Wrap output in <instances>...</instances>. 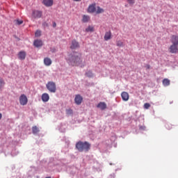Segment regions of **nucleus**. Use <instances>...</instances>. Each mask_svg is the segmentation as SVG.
<instances>
[{
  "label": "nucleus",
  "mask_w": 178,
  "mask_h": 178,
  "mask_svg": "<svg viewBox=\"0 0 178 178\" xmlns=\"http://www.w3.org/2000/svg\"><path fill=\"white\" fill-rule=\"evenodd\" d=\"M67 60L71 66H79L81 65V54L74 52L68 56Z\"/></svg>",
  "instance_id": "obj_1"
},
{
  "label": "nucleus",
  "mask_w": 178,
  "mask_h": 178,
  "mask_svg": "<svg viewBox=\"0 0 178 178\" xmlns=\"http://www.w3.org/2000/svg\"><path fill=\"white\" fill-rule=\"evenodd\" d=\"M76 148L79 152H88L91 148V145L88 142L79 141L76 144Z\"/></svg>",
  "instance_id": "obj_2"
},
{
  "label": "nucleus",
  "mask_w": 178,
  "mask_h": 178,
  "mask_svg": "<svg viewBox=\"0 0 178 178\" xmlns=\"http://www.w3.org/2000/svg\"><path fill=\"white\" fill-rule=\"evenodd\" d=\"M46 87L50 92H56V84H55L54 82L53 81L48 82L47 84L46 85Z\"/></svg>",
  "instance_id": "obj_3"
},
{
  "label": "nucleus",
  "mask_w": 178,
  "mask_h": 178,
  "mask_svg": "<svg viewBox=\"0 0 178 178\" xmlns=\"http://www.w3.org/2000/svg\"><path fill=\"white\" fill-rule=\"evenodd\" d=\"M42 16V12L34 10L32 12L31 19H40Z\"/></svg>",
  "instance_id": "obj_4"
},
{
  "label": "nucleus",
  "mask_w": 178,
  "mask_h": 178,
  "mask_svg": "<svg viewBox=\"0 0 178 178\" xmlns=\"http://www.w3.org/2000/svg\"><path fill=\"white\" fill-rule=\"evenodd\" d=\"M27 102H29L27 96H26V95H21V96L19 97L20 105H22V106L27 105Z\"/></svg>",
  "instance_id": "obj_5"
},
{
  "label": "nucleus",
  "mask_w": 178,
  "mask_h": 178,
  "mask_svg": "<svg viewBox=\"0 0 178 178\" xmlns=\"http://www.w3.org/2000/svg\"><path fill=\"white\" fill-rule=\"evenodd\" d=\"M97 11V3H93L89 5L88 8V13H95Z\"/></svg>",
  "instance_id": "obj_6"
},
{
  "label": "nucleus",
  "mask_w": 178,
  "mask_h": 178,
  "mask_svg": "<svg viewBox=\"0 0 178 178\" xmlns=\"http://www.w3.org/2000/svg\"><path fill=\"white\" fill-rule=\"evenodd\" d=\"M169 51L170 54H177L178 52V46L177 44H172L170 46Z\"/></svg>",
  "instance_id": "obj_7"
},
{
  "label": "nucleus",
  "mask_w": 178,
  "mask_h": 178,
  "mask_svg": "<svg viewBox=\"0 0 178 178\" xmlns=\"http://www.w3.org/2000/svg\"><path fill=\"white\" fill-rule=\"evenodd\" d=\"M74 102L76 105H81L83 102V97L80 95H76L74 98Z\"/></svg>",
  "instance_id": "obj_8"
},
{
  "label": "nucleus",
  "mask_w": 178,
  "mask_h": 178,
  "mask_svg": "<svg viewBox=\"0 0 178 178\" xmlns=\"http://www.w3.org/2000/svg\"><path fill=\"white\" fill-rule=\"evenodd\" d=\"M170 42L172 44L178 46V35H172L171 36Z\"/></svg>",
  "instance_id": "obj_9"
},
{
  "label": "nucleus",
  "mask_w": 178,
  "mask_h": 178,
  "mask_svg": "<svg viewBox=\"0 0 178 178\" xmlns=\"http://www.w3.org/2000/svg\"><path fill=\"white\" fill-rule=\"evenodd\" d=\"M79 47L80 44H79V42H77L76 40L72 41V44L70 46L71 49H76V48Z\"/></svg>",
  "instance_id": "obj_10"
},
{
  "label": "nucleus",
  "mask_w": 178,
  "mask_h": 178,
  "mask_svg": "<svg viewBox=\"0 0 178 178\" xmlns=\"http://www.w3.org/2000/svg\"><path fill=\"white\" fill-rule=\"evenodd\" d=\"M26 55L27 54H26V51H21L18 53V59L20 60H24V59H26Z\"/></svg>",
  "instance_id": "obj_11"
},
{
  "label": "nucleus",
  "mask_w": 178,
  "mask_h": 178,
  "mask_svg": "<svg viewBox=\"0 0 178 178\" xmlns=\"http://www.w3.org/2000/svg\"><path fill=\"white\" fill-rule=\"evenodd\" d=\"M42 3L44 6L49 8V6L54 5V0H43Z\"/></svg>",
  "instance_id": "obj_12"
},
{
  "label": "nucleus",
  "mask_w": 178,
  "mask_h": 178,
  "mask_svg": "<svg viewBox=\"0 0 178 178\" xmlns=\"http://www.w3.org/2000/svg\"><path fill=\"white\" fill-rule=\"evenodd\" d=\"M111 38H112V32H111V31L106 32V33L104 35V40L109 41V40H111Z\"/></svg>",
  "instance_id": "obj_13"
},
{
  "label": "nucleus",
  "mask_w": 178,
  "mask_h": 178,
  "mask_svg": "<svg viewBox=\"0 0 178 178\" xmlns=\"http://www.w3.org/2000/svg\"><path fill=\"white\" fill-rule=\"evenodd\" d=\"M42 101L43 102H48L49 101V95L48 93H43L42 95Z\"/></svg>",
  "instance_id": "obj_14"
},
{
  "label": "nucleus",
  "mask_w": 178,
  "mask_h": 178,
  "mask_svg": "<svg viewBox=\"0 0 178 178\" xmlns=\"http://www.w3.org/2000/svg\"><path fill=\"white\" fill-rule=\"evenodd\" d=\"M97 108H99V109H101L102 111H105V109H106V104L105 102H99L97 106Z\"/></svg>",
  "instance_id": "obj_15"
},
{
  "label": "nucleus",
  "mask_w": 178,
  "mask_h": 178,
  "mask_svg": "<svg viewBox=\"0 0 178 178\" xmlns=\"http://www.w3.org/2000/svg\"><path fill=\"white\" fill-rule=\"evenodd\" d=\"M33 45L36 47V48H40V47H42V40H35L33 42Z\"/></svg>",
  "instance_id": "obj_16"
},
{
  "label": "nucleus",
  "mask_w": 178,
  "mask_h": 178,
  "mask_svg": "<svg viewBox=\"0 0 178 178\" xmlns=\"http://www.w3.org/2000/svg\"><path fill=\"white\" fill-rule=\"evenodd\" d=\"M44 64L45 66H51L52 65V60L51 58L47 57L44 58Z\"/></svg>",
  "instance_id": "obj_17"
},
{
  "label": "nucleus",
  "mask_w": 178,
  "mask_h": 178,
  "mask_svg": "<svg viewBox=\"0 0 178 178\" xmlns=\"http://www.w3.org/2000/svg\"><path fill=\"white\" fill-rule=\"evenodd\" d=\"M121 97H122V99L124 101H127L129 98V93L127 92H122L121 93Z\"/></svg>",
  "instance_id": "obj_18"
},
{
  "label": "nucleus",
  "mask_w": 178,
  "mask_h": 178,
  "mask_svg": "<svg viewBox=\"0 0 178 178\" xmlns=\"http://www.w3.org/2000/svg\"><path fill=\"white\" fill-rule=\"evenodd\" d=\"M90 15H83L82 22L83 23H88V22H90Z\"/></svg>",
  "instance_id": "obj_19"
},
{
  "label": "nucleus",
  "mask_w": 178,
  "mask_h": 178,
  "mask_svg": "<svg viewBox=\"0 0 178 178\" xmlns=\"http://www.w3.org/2000/svg\"><path fill=\"white\" fill-rule=\"evenodd\" d=\"M163 85L165 86V87L170 86V81L168 79H164L163 80Z\"/></svg>",
  "instance_id": "obj_20"
},
{
  "label": "nucleus",
  "mask_w": 178,
  "mask_h": 178,
  "mask_svg": "<svg viewBox=\"0 0 178 178\" xmlns=\"http://www.w3.org/2000/svg\"><path fill=\"white\" fill-rule=\"evenodd\" d=\"M104 12H105V10L103 8H102L99 6L97 7V10H96L97 15H99V13H104Z\"/></svg>",
  "instance_id": "obj_21"
},
{
  "label": "nucleus",
  "mask_w": 178,
  "mask_h": 178,
  "mask_svg": "<svg viewBox=\"0 0 178 178\" xmlns=\"http://www.w3.org/2000/svg\"><path fill=\"white\" fill-rule=\"evenodd\" d=\"M14 23L16 24V26H20V24H23V20L17 19L14 20Z\"/></svg>",
  "instance_id": "obj_22"
},
{
  "label": "nucleus",
  "mask_w": 178,
  "mask_h": 178,
  "mask_svg": "<svg viewBox=\"0 0 178 178\" xmlns=\"http://www.w3.org/2000/svg\"><path fill=\"white\" fill-rule=\"evenodd\" d=\"M86 33H92V31H94V26H89L86 29Z\"/></svg>",
  "instance_id": "obj_23"
},
{
  "label": "nucleus",
  "mask_w": 178,
  "mask_h": 178,
  "mask_svg": "<svg viewBox=\"0 0 178 178\" xmlns=\"http://www.w3.org/2000/svg\"><path fill=\"white\" fill-rule=\"evenodd\" d=\"M32 131H33V134H37V133H38L40 131V129H38V127L35 126L32 128Z\"/></svg>",
  "instance_id": "obj_24"
},
{
  "label": "nucleus",
  "mask_w": 178,
  "mask_h": 178,
  "mask_svg": "<svg viewBox=\"0 0 178 178\" xmlns=\"http://www.w3.org/2000/svg\"><path fill=\"white\" fill-rule=\"evenodd\" d=\"M86 76H87V77H92V76H94V74H92V72L91 71H88L86 73Z\"/></svg>",
  "instance_id": "obj_25"
},
{
  "label": "nucleus",
  "mask_w": 178,
  "mask_h": 178,
  "mask_svg": "<svg viewBox=\"0 0 178 178\" xmlns=\"http://www.w3.org/2000/svg\"><path fill=\"white\" fill-rule=\"evenodd\" d=\"M66 114L68 115H73V110L71 108L67 109Z\"/></svg>",
  "instance_id": "obj_26"
},
{
  "label": "nucleus",
  "mask_w": 178,
  "mask_h": 178,
  "mask_svg": "<svg viewBox=\"0 0 178 178\" xmlns=\"http://www.w3.org/2000/svg\"><path fill=\"white\" fill-rule=\"evenodd\" d=\"M35 37H41V31L37 30L35 33Z\"/></svg>",
  "instance_id": "obj_27"
},
{
  "label": "nucleus",
  "mask_w": 178,
  "mask_h": 178,
  "mask_svg": "<svg viewBox=\"0 0 178 178\" xmlns=\"http://www.w3.org/2000/svg\"><path fill=\"white\" fill-rule=\"evenodd\" d=\"M116 45L117 47H123V42H122L121 40H118L116 42Z\"/></svg>",
  "instance_id": "obj_28"
},
{
  "label": "nucleus",
  "mask_w": 178,
  "mask_h": 178,
  "mask_svg": "<svg viewBox=\"0 0 178 178\" xmlns=\"http://www.w3.org/2000/svg\"><path fill=\"white\" fill-rule=\"evenodd\" d=\"M5 86V81L0 78V88H2Z\"/></svg>",
  "instance_id": "obj_29"
},
{
  "label": "nucleus",
  "mask_w": 178,
  "mask_h": 178,
  "mask_svg": "<svg viewBox=\"0 0 178 178\" xmlns=\"http://www.w3.org/2000/svg\"><path fill=\"white\" fill-rule=\"evenodd\" d=\"M144 108L145 109H149V108H151V104H149V103H145L144 104Z\"/></svg>",
  "instance_id": "obj_30"
},
{
  "label": "nucleus",
  "mask_w": 178,
  "mask_h": 178,
  "mask_svg": "<svg viewBox=\"0 0 178 178\" xmlns=\"http://www.w3.org/2000/svg\"><path fill=\"white\" fill-rule=\"evenodd\" d=\"M127 2L129 3V5H134L136 0H127Z\"/></svg>",
  "instance_id": "obj_31"
},
{
  "label": "nucleus",
  "mask_w": 178,
  "mask_h": 178,
  "mask_svg": "<svg viewBox=\"0 0 178 178\" xmlns=\"http://www.w3.org/2000/svg\"><path fill=\"white\" fill-rule=\"evenodd\" d=\"M165 128L167 129V130H170L172 129V124H165Z\"/></svg>",
  "instance_id": "obj_32"
},
{
  "label": "nucleus",
  "mask_w": 178,
  "mask_h": 178,
  "mask_svg": "<svg viewBox=\"0 0 178 178\" xmlns=\"http://www.w3.org/2000/svg\"><path fill=\"white\" fill-rule=\"evenodd\" d=\"M145 68L147 69V70H149V69H151V65H145Z\"/></svg>",
  "instance_id": "obj_33"
},
{
  "label": "nucleus",
  "mask_w": 178,
  "mask_h": 178,
  "mask_svg": "<svg viewBox=\"0 0 178 178\" xmlns=\"http://www.w3.org/2000/svg\"><path fill=\"white\" fill-rule=\"evenodd\" d=\"M53 27H56V22H53Z\"/></svg>",
  "instance_id": "obj_34"
},
{
  "label": "nucleus",
  "mask_w": 178,
  "mask_h": 178,
  "mask_svg": "<svg viewBox=\"0 0 178 178\" xmlns=\"http://www.w3.org/2000/svg\"><path fill=\"white\" fill-rule=\"evenodd\" d=\"M2 119V113H0V120Z\"/></svg>",
  "instance_id": "obj_35"
},
{
  "label": "nucleus",
  "mask_w": 178,
  "mask_h": 178,
  "mask_svg": "<svg viewBox=\"0 0 178 178\" xmlns=\"http://www.w3.org/2000/svg\"><path fill=\"white\" fill-rule=\"evenodd\" d=\"M73 1H74L75 2H80V1L81 0H73Z\"/></svg>",
  "instance_id": "obj_36"
},
{
  "label": "nucleus",
  "mask_w": 178,
  "mask_h": 178,
  "mask_svg": "<svg viewBox=\"0 0 178 178\" xmlns=\"http://www.w3.org/2000/svg\"><path fill=\"white\" fill-rule=\"evenodd\" d=\"M51 52H55V49H51Z\"/></svg>",
  "instance_id": "obj_37"
}]
</instances>
